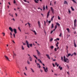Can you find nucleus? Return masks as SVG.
<instances>
[{
	"label": "nucleus",
	"mask_w": 77,
	"mask_h": 77,
	"mask_svg": "<svg viewBox=\"0 0 77 77\" xmlns=\"http://www.w3.org/2000/svg\"><path fill=\"white\" fill-rule=\"evenodd\" d=\"M64 61L65 62H66L67 63L69 62V60H68L67 58H65V56H64Z\"/></svg>",
	"instance_id": "obj_1"
},
{
	"label": "nucleus",
	"mask_w": 77,
	"mask_h": 77,
	"mask_svg": "<svg viewBox=\"0 0 77 77\" xmlns=\"http://www.w3.org/2000/svg\"><path fill=\"white\" fill-rule=\"evenodd\" d=\"M43 68L44 69V71L45 72H48V68L47 67H46V68L45 67H43Z\"/></svg>",
	"instance_id": "obj_2"
},
{
	"label": "nucleus",
	"mask_w": 77,
	"mask_h": 77,
	"mask_svg": "<svg viewBox=\"0 0 77 77\" xmlns=\"http://www.w3.org/2000/svg\"><path fill=\"white\" fill-rule=\"evenodd\" d=\"M26 42L27 44V46L28 48H30V47L29 46V42L27 40H26Z\"/></svg>",
	"instance_id": "obj_3"
},
{
	"label": "nucleus",
	"mask_w": 77,
	"mask_h": 77,
	"mask_svg": "<svg viewBox=\"0 0 77 77\" xmlns=\"http://www.w3.org/2000/svg\"><path fill=\"white\" fill-rule=\"evenodd\" d=\"M77 21V20H76V19H75L74 21V27L75 28V27H76V25H75V24H76V22Z\"/></svg>",
	"instance_id": "obj_4"
},
{
	"label": "nucleus",
	"mask_w": 77,
	"mask_h": 77,
	"mask_svg": "<svg viewBox=\"0 0 77 77\" xmlns=\"http://www.w3.org/2000/svg\"><path fill=\"white\" fill-rule=\"evenodd\" d=\"M5 58L6 59V60H7L8 61H10V60H9V58H8V57L6 56V55H5Z\"/></svg>",
	"instance_id": "obj_5"
},
{
	"label": "nucleus",
	"mask_w": 77,
	"mask_h": 77,
	"mask_svg": "<svg viewBox=\"0 0 77 77\" xmlns=\"http://www.w3.org/2000/svg\"><path fill=\"white\" fill-rule=\"evenodd\" d=\"M75 40H73L74 46L75 47H76L77 46L76 45V44H75Z\"/></svg>",
	"instance_id": "obj_6"
},
{
	"label": "nucleus",
	"mask_w": 77,
	"mask_h": 77,
	"mask_svg": "<svg viewBox=\"0 0 77 77\" xmlns=\"http://www.w3.org/2000/svg\"><path fill=\"white\" fill-rule=\"evenodd\" d=\"M49 16H50V11H49L48 12V13H47V18H48V17Z\"/></svg>",
	"instance_id": "obj_7"
},
{
	"label": "nucleus",
	"mask_w": 77,
	"mask_h": 77,
	"mask_svg": "<svg viewBox=\"0 0 77 77\" xmlns=\"http://www.w3.org/2000/svg\"><path fill=\"white\" fill-rule=\"evenodd\" d=\"M51 9L52 14H54V10L53 9V8L52 7L51 8Z\"/></svg>",
	"instance_id": "obj_8"
},
{
	"label": "nucleus",
	"mask_w": 77,
	"mask_h": 77,
	"mask_svg": "<svg viewBox=\"0 0 77 77\" xmlns=\"http://www.w3.org/2000/svg\"><path fill=\"white\" fill-rule=\"evenodd\" d=\"M9 29L10 30L11 32H13V29L11 28V27H9Z\"/></svg>",
	"instance_id": "obj_9"
},
{
	"label": "nucleus",
	"mask_w": 77,
	"mask_h": 77,
	"mask_svg": "<svg viewBox=\"0 0 77 77\" xmlns=\"http://www.w3.org/2000/svg\"><path fill=\"white\" fill-rule=\"evenodd\" d=\"M36 51L37 52V54H38V56H39V55H40L41 54V53L39 51H38V50H36Z\"/></svg>",
	"instance_id": "obj_10"
},
{
	"label": "nucleus",
	"mask_w": 77,
	"mask_h": 77,
	"mask_svg": "<svg viewBox=\"0 0 77 77\" xmlns=\"http://www.w3.org/2000/svg\"><path fill=\"white\" fill-rule=\"evenodd\" d=\"M14 32L15 34H16L17 33V29H13Z\"/></svg>",
	"instance_id": "obj_11"
},
{
	"label": "nucleus",
	"mask_w": 77,
	"mask_h": 77,
	"mask_svg": "<svg viewBox=\"0 0 77 77\" xmlns=\"http://www.w3.org/2000/svg\"><path fill=\"white\" fill-rule=\"evenodd\" d=\"M36 64L37 65L38 67V68H41V66H40L39 63H36Z\"/></svg>",
	"instance_id": "obj_12"
},
{
	"label": "nucleus",
	"mask_w": 77,
	"mask_h": 77,
	"mask_svg": "<svg viewBox=\"0 0 77 77\" xmlns=\"http://www.w3.org/2000/svg\"><path fill=\"white\" fill-rule=\"evenodd\" d=\"M46 56L48 57V59H50V56H49V55L48 54H46Z\"/></svg>",
	"instance_id": "obj_13"
},
{
	"label": "nucleus",
	"mask_w": 77,
	"mask_h": 77,
	"mask_svg": "<svg viewBox=\"0 0 77 77\" xmlns=\"http://www.w3.org/2000/svg\"><path fill=\"white\" fill-rule=\"evenodd\" d=\"M13 58H14V56H17V55H16V54H15V53H14V51H13Z\"/></svg>",
	"instance_id": "obj_14"
},
{
	"label": "nucleus",
	"mask_w": 77,
	"mask_h": 77,
	"mask_svg": "<svg viewBox=\"0 0 77 77\" xmlns=\"http://www.w3.org/2000/svg\"><path fill=\"white\" fill-rule=\"evenodd\" d=\"M56 24L57 26H58V27H60V24L59 23H56Z\"/></svg>",
	"instance_id": "obj_15"
},
{
	"label": "nucleus",
	"mask_w": 77,
	"mask_h": 77,
	"mask_svg": "<svg viewBox=\"0 0 77 77\" xmlns=\"http://www.w3.org/2000/svg\"><path fill=\"white\" fill-rule=\"evenodd\" d=\"M58 69H60V70L62 69V67H60V66H59L58 67Z\"/></svg>",
	"instance_id": "obj_16"
},
{
	"label": "nucleus",
	"mask_w": 77,
	"mask_h": 77,
	"mask_svg": "<svg viewBox=\"0 0 77 77\" xmlns=\"http://www.w3.org/2000/svg\"><path fill=\"white\" fill-rule=\"evenodd\" d=\"M53 27H54V25L53 23H52L51 24V29H53Z\"/></svg>",
	"instance_id": "obj_17"
},
{
	"label": "nucleus",
	"mask_w": 77,
	"mask_h": 77,
	"mask_svg": "<svg viewBox=\"0 0 77 77\" xmlns=\"http://www.w3.org/2000/svg\"><path fill=\"white\" fill-rule=\"evenodd\" d=\"M38 24L39 27H40V22H39V21H38Z\"/></svg>",
	"instance_id": "obj_18"
},
{
	"label": "nucleus",
	"mask_w": 77,
	"mask_h": 77,
	"mask_svg": "<svg viewBox=\"0 0 77 77\" xmlns=\"http://www.w3.org/2000/svg\"><path fill=\"white\" fill-rule=\"evenodd\" d=\"M24 2H26V3H29V2L27 1H26V0H24Z\"/></svg>",
	"instance_id": "obj_19"
},
{
	"label": "nucleus",
	"mask_w": 77,
	"mask_h": 77,
	"mask_svg": "<svg viewBox=\"0 0 77 77\" xmlns=\"http://www.w3.org/2000/svg\"><path fill=\"white\" fill-rule=\"evenodd\" d=\"M50 48L51 49H53L54 48V46H52L50 47Z\"/></svg>",
	"instance_id": "obj_20"
},
{
	"label": "nucleus",
	"mask_w": 77,
	"mask_h": 77,
	"mask_svg": "<svg viewBox=\"0 0 77 77\" xmlns=\"http://www.w3.org/2000/svg\"><path fill=\"white\" fill-rule=\"evenodd\" d=\"M33 56L35 57V58L36 59L38 60V58L36 57L35 55H33Z\"/></svg>",
	"instance_id": "obj_21"
},
{
	"label": "nucleus",
	"mask_w": 77,
	"mask_h": 77,
	"mask_svg": "<svg viewBox=\"0 0 77 77\" xmlns=\"http://www.w3.org/2000/svg\"><path fill=\"white\" fill-rule=\"evenodd\" d=\"M30 69L31 70L32 72H34V71L33 70V69H32V68H30Z\"/></svg>",
	"instance_id": "obj_22"
},
{
	"label": "nucleus",
	"mask_w": 77,
	"mask_h": 77,
	"mask_svg": "<svg viewBox=\"0 0 77 77\" xmlns=\"http://www.w3.org/2000/svg\"><path fill=\"white\" fill-rule=\"evenodd\" d=\"M64 4H68V3L66 1H64Z\"/></svg>",
	"instance_id": "obj_23"
},
{
	"label": "nucleus",
	"mask_w": 77,
	"mask_h": 77,
	"mask_svg": "<svg viewBox=\"0 0 77 77\" xmlns=\"http://www.w3.org/2000/svg\"><path fill=\"white\" fill-rule=\"evenodd\" d=\"M43 11H45V5L43 6Z\"/></svg>",
	"instance_id": "obj_24"
},
{
	"label": "nucleus",
	"mask_w": 77,
	"mask_h": 77,
	"mask_svg": "<svg viewBox=\"0 0 77 77\" xmlns=\"http://www.w3.org/2000/svg\"><path fill=\"white\" fill-rule=\"evenodd\" d=\"M72 2H74V3H77V2H76L75 1V0H72Z\"/></svg>",
	"instance_id": "obj_25"
},
{
	"label": "nucleus",
	"mask_w": 77,
	"mask_h": 77,
	"mask_svg": "<svg viewBox=\"0 0 77 77\" xmlns=\"http://www.w3.org/2000/svg\"><path fill=\"white\" fill-rule=\"evenodd\" d=\"M58 44H59V42H57V44H56V47H58Z\"/></svg>",
	"instance_id": "obj_26"
},
{
	"label": "nucleus",
	"mask_w": 77,
	"mask_h": 77,
	"mask_svg": "<svg viewBox=\"0 0 77 77\" xmlns=\"http://www.w3.org/2000/svg\"><path fill=\"white\" fill-rule=\"evenodd\" d=\"M71 56V54H68V56H67V57H69V56Z\"/></svg>",
	"instance_id": "obj_27"
},
{
	"label": "nucleus",
	"mask_w": 77,
	"mask_h": 77,
	"mask_svg": "<svg viewBox=\"0 0 77 77\" xmlns=\"http://www.w3.org/2000/svg\"><path fill=\"white\" fill-rule=\"evenodd\" d=\"M71 8L72 11H74V8H72V7H71Z\"/></svg>",
	"instance_id": "obj_28"
},
{
	"label": "nucleus",
	"mask_w": 77,
	"mask_h": 77,
	"mask_svg": "<svg viewBox=\"0 0 77 77\" xmlns=\"http://www.w3.org/2000/svg\"><path fill=\"white\" fill-rule=\"evenodd\" d=\"M29 45L30 47H32V45H33V44H29Z\"/></svg>",
	"instance_id": "obj_29"
},
{
	"label": "nucleus",
	"mask_w": 77,
	"mask_h": 77,
	"mask_svg": "<svg viewBox=\"0 0 77 77\" xmlns=\"http://www.w3.org/2000/svg\"><path fill=\"white\" fill-rule=\"evenodd\" d=\"M66 30H67L68 32H69V29L67 28L66 29Z\"/></svg>",
	"instance_id": "obj_30"
},
{
	"label": "nucleus",
	"mask_w": 77,
	"mask_h": 77,
	"mask_svg": "<svg viewBox=\"0 0 77 77\" xmlns=\"http://www.w3.org/2000/svg\"><path fill=\"white\" fill-rule=\"evenodd\" d=\"M34 1L35 3H38V2H37V0H34Z\"/></svg>",
	"instance_id": "obj_31"
},
{
	"label": "nucleus",
	"mask_w": 77,
	"mask_h": 77,
	"mask_svg": "<svg viewBox=\"0 0 77 77\" xmlns=\"http://www.w3.org/2000/svg\"><path fill=\"white\" fill-rule=\"evenodd\" d=\"M22 50H24V47H23V46L22 45Z\"/></svg>",
	"instance_id": "obj_32"
},
{
	"label": "nucleus",
	"mask_w": 77,
	"mask_h": 77,
	"mask_svg": "<svg viewBox=\"0 0 77 77\" xmlns=\"http://www.w3.org/2000/svg\"><path fill=\"white\" fill-rule=\"evenodd\" d=\"M27 63H28L29 65L30 64V62H29V60H27Z\"/></svg>",
	"instance_id": "obj_33"
},
{
	"label": "nucleus",
	"mask_w": 77,
	"mask_h": 77,
	"mask_svg": "<svg viewBox=\"0 0 77 77\" xmlns=\"http://www.w3.org/2000/svg\"><path fill=\"white\" fill-rule=\"evenodd\" d=\"M56 28H57V25H56L55 26V29H56Z\"/></svg>",
	"instance_id": "obj_34"
},
{
	"label": "nucleus",
	"mask_w": 77,
	"mask_h": 77,
	"mask_svg": "<svg viewBox=\"0 0 77 77\" xmlns=\"http://www.w3.org/2000/svg\"><path fill=\"white\" fill-rule=\"evenodd\" d=\"M73 54L74 56H76V53L75 52H74Z\"/></svg>",
	"instance_id": "obj_35"
},
{
	"label": "nucleus",
	"mask_w": 77,
	"mask_h": 77,
	"mask_svg": "<svg viewBox=\"0 0 77 77\" xmlns=\"http://www.w3.org/2000/svg\"><path fill=\"white\" fill-rule=\"evenodd\" d=\"M29 59H32V57H31V56H29Z\"/></svg>",
	"instance_id": "obj_36"
},
{
	"label": "nucleus",
	"mask_w": 77,
	"mask_h": 77,
	"mask_svg": "<svg viewBox=\"0 0 77 77\" xmlns=\"http://www.w3.org/2000/svg\"><path fill=\"white\" fill-rule=\"evenodd\" d=\"M54 51H57V50H56V48H55L54 49Z\"/></svg>",
	"instance_id": "obj_37"
},
{
	"label": "nucleus",
	"mask_w": 77,
	"mask_h": 77,
	"mask_svg": "<svg viewBox=\"0 0 77 77\" xmlns=\"http://www.w3.org/2000/svg\"><path fill=\"white\" fill-rule=\"evenodd\" d=\"M68 11H69V14H71V11L69 10V9Z\"/></svg>",
	"instance_id": "obj_38"
},
{
	"label": "nucleus",
	"mask_w": 77,
	"mask_h": 77,
	"mask_svg": "<svg viewBox=\"0 0 77 77\" xmlns=\"http://www.w3.org/2000/svg\"><path fill=\"white\" fill-rule=\"evenodd\" d=\"M2 34L3 36H5V33L3 32L2 33Z\"/></svg>",
	"instance_id": "obj_39"
},
{
	"label": "nucleus",
	"mask_w": 77,
	"mask_h": 77,
	"mask_svg": "<svg viewBox=\"0 0 77 77\" xmlns=\"http://www.w3.org/2000/svg\"><path fill=\"white\" fill-rule=\"evenodd\" d=\"M40 72H43V71H42V70H41V69H40Z\"/></svg>",
	"instance_id": "obj_40"
},
{
	"label": "nucleus",
	"mask_w": 77,
	"mask_h": 77,
	"mask_svg": "<svg viewBox=\"0 0 77 77\" xmlns=\"http://www.w3.org/2000/svg\"><path fill=\"white\" fill-rule=\"evenodd\" d=\"M58 20H60V18L59 17V16H58Z\"/></svg>",
	"instance_id": "obj_41"
},
{
	"label": "nucleus",
	"mask_w": 77,
	"mask_h": 77,
	"mask_svg": "<svg viewBox=\"0 0 77 77\" xmlns=\"http://www.w3.org/2000/svg\"><path fill=\"white\" fill-rule=\"evenodd\" d=\"M39 63H41L42 64V62L41 61V60H40V61H39Z\"/></svg>",
	"instance_id": "obj_42"
},
{
	"label": "nucleus",
	"mask_w": 77,
	"mask_h": 77,
	"mask_svg": "<svg viewBox=\"0 0 77 77\" xmlns=\"http://www.w3.org/2000/svg\"><path fill=\"white\" fill-rule=\"evenodd\" d=\"M24 74L25 75H26V76H27V75H26V73L25 72L24 73Z\"/></svg>",
	"instance_id": "obj_43"
},
{
	"label": "nucleus",
	"mask_w": 77,
	"mask_h": 77,
	"mask_svg": "<svg viewBox=\"0 0 77 77\" xmlns=\"http://www.w3.org/2000/svg\"><path fill=\"white\" fill-rule=\"evenodd\" d=\"M52 65L54 67H55V66L54 65V63H52Z\"/></svg>",
	"instance_id": "obj_44"
},
{
	"label": "nucleus",
	"mask_w": 77,
	"mask_h": 77,
	"mask_svg": "<svg viewBox=\"0 0 77 77\" xmlns=\"http://www.w3.org/2000/svg\"><path fill=\"white\" fill-rule=\"evenodd\" d=\"M62 35V33H60V34L59 35V36H60H60H61V35Z\"/></svg>",
	"instance_id": "obj_45"
},
{
	"label": "nucleus",
	"mask_w": 77,
	"mask_h": 77,
	"mask_svg": "<svg viewBox=\"0 0 77 77\" xmlns=\"http://www.w3.org/2000/svg\"><path fill=\"white\" fill-rule=\"evenodd\" d=\"M53 38H51L50 39V41H53Z\"/></svg>",
	"instance_id": "obj_46"
},
{
	"label": "nucleus",
	"mask_w": 77,
	"mask_h": 77,
	"mask_svg": "<svg viewBox=\"0 0 77 77\" xmlns=\"http://www.w3.org/2000/svg\"><path fill=\"white\" fill-rule=\"evenodd\" d=\"M15 3H16V2H15V0H14V4H15Z\"/></svg>",
	"instance_id": "obj_47"
},
{
	"label": "nucleus",
	"mask_w": 77,
	"mask_h": 77,
	"mask_svg": "<svg viewBox=\"0 0 77 77\" xmlns=\"http://www.w3.org/2000/svg\"><path fill=\"white\" fill-rule=\"evenodd\" d=\"M57 40L58 41H59L60 39H59V38H57Z\"/></svg>",
	"instance_id": "obj_48"
},
{
	"label": "nucleus",
	"mask_w": 77,
	"mask_h": 77,
	"mask_svg": "<svg viewBox=\"0 0 77 77\" xmlns=\"http://www.w3.org/2000/svg\"><path fill=\"white\" fill-rule=\"evenodd\" d=\"M61 59L62 60H63V57H61Z\"/></svg>",
	"instance_id": "obj_49"
},
{
	"label": "nucleus",
	"mask_w": 77,
	"mask_h": 77,
	"mask_svg": "<svg viewBox=\"0 0 77 77\" xmlns=\"http://www.w3.org/2000/svg\"><path fill=\"white\" fill-rule=\"evenodd\" d=\"M72 29H73V30H75V27H74H74H72Z\"/></svg>",
	"instance_id": "obj_50"
},
{
	"label": "nucleus",
	"mask_w": 77,
	"mask_h": 77,
	"mask_svg": "<svg viewBox=\"0 0 77 77\" xmlns=\"http://www.w3.org/2000/svg\"><path fill=\"white\" fill-rule=\"evenodd\" d=\"M48 23H49V24H50V23H51V21H48Z\"/></svg>",
	"instance_id": "obj_51"
},
{
	"label": "nucleus",
	"mask_w": 77,
	"mask_h": 77,
	"mask_svg": "<svg viewBox=\"0 0 77 77\" xmlns=\"http://www.w3.org/2000/svg\"><path fill=\"white\" fill-rule=\"evenodd\" d=\"M41 15H42V17H44V15H43V14H42V13H41Z\"/></svg>",
	"instance_id": "obj_52"
},
{
	"label": "nucleus",
	"mask_w": 77,
	"mask_h": 77,
	"mask_svg": "<svg viewBox=\"0 0 77 77\" xmlns=\"http://www.w3.org/2000/svg\"><path fill=\"white\" fill-rule=\"evenodd\" d=\"M13 36H14V38H15V34L14 33L13 34Z\"/></svg>",
	"instance_id": "obj_53"
},
{
	"label": "nucleus",
	"mask_w": 77,
	"mask_h": 77,
	"mask_svg": "<svg viewBox=\"0 0 77 77\" xmlns=\"http://www.w3.org/2000/svg\"><path fill=\"white\" fill-rule=\"evenodd\" d=\"M53 30H52L51 31V33H53Z\"/></svg>",
	"instance_id": "obj_54"
},
{
	"label": "nucleus",
	"mask_w": 77,
	"mask_h": 77,
	"mask_svg": "<svg viewBox=\"0 0 77 77\" xmlns=\"http://www.w3.org/2000/svg\"><path fill=\"white\" fill-rule=\"evenodd\" d=\"M18 30H20V27H18Z\"/></svg>",
	"instance_id": "obj_55"
},
{
	"label": "nucleus",
	"mask_w": 77,
	"mask_h": 77,
	"mask_svg": "<svg viewBox=\"0 0 77 77\" xmlns=\"http://www.w3.org/2000/svg\"><path fill=\"white\" fill-rule=\"evenodd\" d=\"M25 68L26 70H27V67L26 66L25 67Z\"/></svg>",
	"instance_id": "obj_56"
},
{
	"label": "nucleus",
	"mask_w": 77,
	"mask_h": 77,
	"mask_svg": "<svg viewBox=\"0 0 77 77\" xmlns=\"http://www.w3.org/2000/svg\"><path fill=\"white\" fill-rule=\"evenodd\" d=\"M54 74V75H56V76L57 75V74Z\"/></svg>",
	"instance_id": "obj_57"
},
{
	"label": "nucleus",
	"mask_w": 77,
	"mask_h": 77,
	"mask_svg": "<svg viewBox=\"0 0 77 77\" xmlns=\"http://www.w3.org/2000/svg\"><path fill=\"white\" fill-rule=\"evenodd\" d=\"M44 25H45V21H44Z\"/></svg>",
	"instance_id": "obj_58"
},
{
	"label": "nucleus",
	"mask_w": 77,
	"mask_h": 77,
	"mask_svg": "<svg viewBox=\"0 0 77 77\" xmlns=\"http://www.w3.org/2000/svg\"><path fill=\"white\" fill-rule=\"evenodd\" d=\"M44 25H45V21H44Z\"/></svg>",
	"instance_id": "obj_59"
},
{
	"label": "nucleus",
	"mask_w": 77,
	"mask_h": 77,
	"mask_svg": "<svg viewBox=\"0 0 77 77\" xmlns=\"http://www.w3.org/2000/svg\"><path fill=\"white\" fill-rule=\"evenodd\" d=\"M57 63H55V65H57Z\"/></svg>",
	"instance_id": "obj_60"
},
{
	"label": "nucleus",
	"mask_w": 77,
	"mask_h": 77,
	"mask_svg": "<svg viewBox=\"0 0 77 77\" xmlns=\"http://www.w3.org/2000/svg\"><path fill=\"white\" fill-rule=\"evenodd\" d=\"M23 45H26V43H24L23 42Z\"/></svg>",
	"instance_id": "obj_61"
},
{
	"label": "nucleus",
	"mask_w": 77,
	"mask_h": 77,
	"mask_svg": "<svg viewBox=\"0 0 77 77\" xmlns=\"http://www.w3.org/2000/svg\"><path fill=\"white\" fill-rule=\"evenodd\" d=\"M12 20H13V21H15V19H14V18H13Z\"/></svg>",
	"instance_id": "obj_62"
},
{
	"label": "nucleus",
	"mask_w": 77,
	"mask_h": 77,
	"mask_svg": "<svg viewBox=\"0 0 77 77\" xmlns=\"http://www.w3.org/2000/svg\"><path fill=\"white\" fill-rule=\"evenodd\" d=\"M35 33V35H36V31L34 32Z\"/></svg>",
	"instance_id": "obj_63"
},
{
	"label": "nucleus",
	"mask_w": 77,
	"mask_h": 77,
	"mask_svg": "<svg viewBox=\"0 0 77 77\" xmlns=\"http://www.w3.org/2000/svg\"><path fill=\"white\" fill-rule=\"evenodd\" d=\"M35 33V35H36V31L34 32Z\"/></svg>",
	"instance_id": "obj_64"
}]
</instances>
